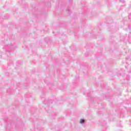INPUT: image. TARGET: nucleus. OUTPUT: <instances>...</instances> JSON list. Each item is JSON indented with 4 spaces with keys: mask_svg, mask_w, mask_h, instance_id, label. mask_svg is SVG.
I'll return each instance as SVG.
<instances>
[{
    "mask_svg": "<svg viewBox=\"0 0 131 131\" xmlns=\"http://www.w3.org/2000/svg\"><path fill=\"white\" fill-rule=\"evenodd\" d=\"M80 123H83V122H84V120H83V119H81V120H80Z\"/></svg>",
    "mask_w": 131,
    "mask_h": 131,
    "instance_id": "f257e3e1",
    "label": "nucleus"
}]
</instances>
